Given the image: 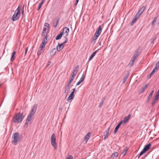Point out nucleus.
<instances>
[{
    "label": "nucleus",
    "instance_id": "obj_13",
    "mask_svg": "<svg viewBox=\"0 0 159 159\" xmlns=\"http://www.w3.org/2000/svg\"><path fill=\"white\" fill-rule=\"evenodd\" d=\"M69 32V29L68 28L65 27L63 29V33L66 34V36H67Z\"/></svg>",
    "mask_w": 159,
    "mask_h": 159
},
{
    "label": "nucleus",
    "instance_id": "obj_58",
    "mask_svg": "<svg viewBox=\"0 0 159 159\" xmlns=\"http://www.w3.org/2000/svg\"><path fill=\"white\" fill-rule=\"evenodd\" d=\"M51 63V62H50V61H48V64H47V66H48L49 65H50Z\"/></svg>",
    "mask_w": 159,
    "mask_h": 159
},
{
    "label": "nucleus",
    "instance_id": "obj_51",
    "mask_svg": "<svg viewBox=\"0 0 159 159\" xmlns=\"http://www.w3.org/2000/svg\"><path fill=\"white\" fill-rule=\"evenodd\" d=\"M27 51H28V48H25V55H26L27 53Z\"/></svg>",
    "mask_w": 159,
    "mask_h": 159
},
{
    "label": "nucleus",
    "instance_id": "obj_64",
    "mask_svg": "<svg viewBox=\"0 0 159 159\" xmlns=\"http://www.w3.org/2000/svg\"><path fill=\"white\" fill-rule=\"evenodd\" d=\"M101 43H99V45H101Z\"/></svg>",
    "mask_w": 159,
    "mask_h": 159
},
{
    "label": "nucleus",
    "instance_id": "obj_48",
    "mask_svg": "<svg viewBox=\"0 0 159 159\" xmlns=\"http://www.w3.org/2000/svg\"><path fill=\"white\" fill-rule=\"evenodd\" d=\"M98 38H95V37L94 36L93 38L92 39V42H94V43H95V41H96V40Z\"/></svg>",
    "mask_w": 159,
    "mask_h": 159
},
{
    "label": "nucleus",
    "instance_id": "obj_18",
    "mask_svg": "<svg viewBox=\"0 0 159 159\" xmlns=\"http://www.w3.org/2000/svg\"><path fill=\"white\" fill-rule=\"evenodd\" d=\"M148 85L146 84L144 87H142L139 92V93H143L147 87Z\"/></svg>",
    "mask_w": 159,
    "mask_h": 159
},
{
    "label": "nucleus",
    "instance_id": "obj_59",
    "mask_svg": "<svg viewBox=\"0 0 159 159\" xmlns=\"http://www.w3.org/2000/svg\"><path fill=\"white\" fill-rule=\"evenodd\" d=\"M106 98L105 97H104L102 99V100L101 101H103V102H104V101L105 100Z\"/></svg>",
    "mask_w": 159,
    "mask_h": 159
},
{
    "label": "nucleus",
    "instance_id": "obj_1",
    "mask_svg": "<svg viewBox=\"0 0 159 159\" xmlns=\"http://www.w3.org/2000/svg\"><path fill=\"white\" fill-rule=\"evenodd\" d=\"M24 118L23 113L20 112L15 114L13 118V121L15 123L18 124L22 122Z\"/></svg>",
    "mask_w": 159,
    "mask_h": 159
},
{
    "label": "nucleus",
    "instance_id": "obj_19",
    "mask_svg": "<svg viewBox=\"0 0 159 159\" xmlns=\"http://www.w3.org/2000/svg\"><path fill=\"white\" fill-rule=\"evenodd\" d=\"M98 50H97L95 51L90 56V57H89V61H91L92 58L94 57L95 56V54L96 53L98 52Z\"/></svg>",
    "mask_w": 159,
    "mask_h": 159
},
{
    "label": "nucleus",
    "instance_id": "obj_43",
    "mask_svg": "<svg viewBox=\"0 0 159 159\" xmlns=\"http://www.w3.org/2000/svg\"><path fill=\"white\" fill-rule=\"evenodd\" d=\"M103 103V101H101L99 104V105L98 107L99 108L101 107L102 106Z\"/></svg>",
    "mask_w": 159,
    "mask_h": 159
},
{
    "label": "nucleus",
    "instance_id": "obj_31",
    "mask_svg": "<svg viewBox=\"0 0 159 159\" xmlns=\"http://www.w3.org/2000/svg\"><path fill=\"white\" fill-rule=\"evenodd\" d=\"M145 8L146 7L145 6H143L140 8L139 11H140L142 13L143 12L144 10L145 9Z\"/></svg>",
    "mask_w": 159,
    "mask_h": 159
},
{
    "label": "nucleus",
    "instance_id": "obj_35",
    "mask_svg": "<svg viewBox=\"0 0 159 159\" xmlns=\"http://www.w3.org/2000/svg\"><path fill=\"white\" fill-rule=\"evenodd\" d=\"M159 68V61H158L156 65V66H155V68H154V69H155V70H157L158 68Z\"/></svg>",
    "mask_w": 159,
    "mask_h": 159
},
{
    "label": "nucleus",
    "instance_id": "obj_41",
    "mask_svg": "<svg viewBox=\"0 0 159 159\" xmlns=\"http://www.w3.org/2000/svg\"><path fill=\"white\" fill-rule=\"evenodd\" d=\"M142 14V13H141V12L140 11H139L135 15L139 17V16Z\"/></svg>",
    "mask_w": 159,
    "mask_h": 159
},
{
    "label": "nucleus",
    "instance_id": "obj_42",
    "mask_svg": "<svg viewBox=\"0 0 159 159\" xmlns=\"http://www.w3.org/2000/svg\"><path fill=\"white\" fill-rule=\"evenodd\" d=\"M70 89V87L66 86L65 88V91L64 93H66V92L67 91Z\"/></svg>",
    "mask_w": 159,
    "mask_h": 159
},
{
    "label": "nucleus",
    "instance_id": "obj_24",
    "mask_svg": "<svg viewBox=\"0 0 159 159\" xmlns=\"http://www.w3.org/2000/svg\"><path fill=\"white\" fill-rule=\"evenodd\" d=\"M33 116V115H32L30 114L27 116V119H26L28 121H30V120H31L32 119V116Z\"/></svg>",
    "mask_w": 159,
    "mask_h": 159
},
{
    "label": "nucleus",
    "instance_id": "obj_27",
    "mask_svg": "<svg viewBox=\"0 0 159 159\" xmlns=\"http://www.w3.org/2000/svg\"><path fill=\"white\" fill-rule=\"evenodd\" d=\"M44 0H42L41 2L39 4L38 7L37 8V10L39 11V9L41 8L42 5L43 4V2H44Z\"/></svg>",
    "mask_w": 159,
    "mask_h": 159
},
{
    "label": "nucleus",
    "instance_id": "obj_2",
    "mask_svg": "<svg viewBox=\"0 0 159 159\" xmlns=\"http://www.w3.org/2000/svg\"><path fill=\"white\" fill-rule=\"evenodd\" d=\"M20 8L19 6L15 10V13L12 16V20L13 21H15L19 19L20 16Z\"/></svg>",
    "mask_w": 159,
    "mask_h": 159
},
{
    "label": "nucleus",
    "instance_id": "obj_61",
    "mask_svg": "<svg viewBox=\"0 0 159 159\" xmlns=\"http://www.w3.org/2000/svg\"><path fill=\"white\" fill-rule=\"evenodd\" d=\"M74 92H73V91H72V92H71V93L70 94H71L72 95H74Z\"/></svg>",
    "mask_w": 159,
    "mask_h": 159
},
{
    "label": "nucleus",
    "instance_id": "obj_6",
    "mask_svg": "<svg viewBox=\"0 0 159 159\" xmlns=\"http://www.w3.org/2000/svg\"><path fill=\"white\" fill-rule=\"evenodd\" d=\"M151 145V143H149L148 144L145 145L143 150L139 153L138 158H139L140 156L143 154L144 153H145L150 148Z\"/></svg>",
    "mask_w": 159,
    "mask_h": 159
},
{
    "label": "nucleus",
    "instance_id": "obj_39",
    "mask_svg": "<svg viewBox=\"0 0 159 159\" xmlns=\"http://www.w3.org/2000/svg\"><path fill=\"white\" fill-rule=\"evenodd\" d=\"M100 34V33H98L96 32L94 34V37H95V38H98Z\"/></svg>",
    "mask_w": 159,
    "mask_h": 159
},
{
    "label": "nucleus",
    "instance_id": "obj_54",
    "mask_svg": "<svg viewBox=\"0 0 159 159\" xmlns=\"http://www.w3.org/2000/svg\"><path fill=\"white\" fill-rule=\"evenodd\" d=\"M71 83V82L69 81L68 83L67 84V86L70 87Z\"/></svg>",
    "mask_w": 159,
    "mask_h": 159
},
{
    "label": "nucleus",
    "instance_id": "obj_10",
    "mask_svg": "<svg viewBox=\"0 0 159 159\" xmlns=\"http://www.w3.org/2000/svg\"><path fill=\"white\" fill-rule=\"evenodd\" d=\"M37 106H38V105L37 104H35L34 105L33 108H32V109H31V110L30 113V114L32 115H33L34 114V113H35V112L36 111V110H37Z\"/></svg>",
    "mask_w": 159,
    "mask_h": 159
},
{
    "label": "nucleus",
    "instance_id": "obj_60",
    "mask_svg": "<svg viewBox=\"0 0 159 159\" xmlns=\"http://www.w3.org/2000/svg\"><path fill=\"white\" fill-rule=\"evenodd\" d=\"M24 6H23V8H24ZM21 13L22 14H23V13H24V10H23V11L21 12Z\"/></svg>",
    "mask_w": 159,
    "mask_h": 159
},
{
    "label": "nucleus",
    "instance_id": "obj_3",
    "mask_svg": "<svg viewBox=\"0 0 159 159\" xmlns=\"http://www.w3.org/2000/svg\"><path fill=\"white\" fill-rule=\"evenodd\" d=\"M20 140L19 134L18 132L14 133L12 137V143L15 145H16Z\"/></svg>",
    "mask_w": 159,
    "mask_h": 159
},
{
    "label": "nucleus",
    "instance_id": "obj_29",
    "mask_svg": "<svg viewBox=\"0 0 159 159\" xmlns=\"http://www.w3.org/2000/svg\"><path fill=\"white\" fill-rule=\"evenodd\" d=\"M134 61H135L131 59V61L129 62L128 65L130 67L132 66H133Z\"/></svg>",
    "mask_w": 159,
    "mask_h": 159
},
{
    "label": "nucleus",
    "instance_id": "obj_56",
    "mask_svg": "<svg viewBox=\"0 0 159 159\" xmlns=\"http://www.w3.org/2000/svg\"><path fill=\"white\" fill-rule=\"evenodd\" d=\"M154 90H152V91L151 92V93H150V95H152L154 93Z\"/></svg>",
    "mask_w": 159,
    "mask_h": 159
},
{
    "label": "nucleus",
    "instance_id": "obj_49",
    "mask_svg": "<svg viewBox=\"0 0 159 159\" xmlns=\"http://www.w3.org/2000/svg\"><path fill=\"white\" fill-rule=\"evenodd\" d=\"M104 137L103 139H105L107 138V137H108V134H104Z\"/></svg>",
    "mask_w": 159,
    "mask_h": 159
},
{
    "label": "nucleus",
    "instance_id": "obj_30",
    "mask_svg": "<svg viewBox=\"0 0 159 159\" xmlns=\"http://www.w3.org/2000/svg\"><path fill=\"white\" fill-rule=\"evenodd\" d=\"M155 69H153L152 70V72L150 73V75L148 76V79H150L151 77V76L155 73Z\"/></svg>",
    "mask_w": 159,
    "mask_h": 159
},
{
    "label": "nucleus",
    "instance_id": "obj_32",
    "mask_svg": "<svg viewBox=\"0 0 159 159\" xmlns=\"http://www.w3.org/2000/svg\"><path fill=\"white\" fill-rule=\"evenodd\" d=\"M158 100V99L154 98L152 102V106H153V105H154L157 102Z\"/></svg>",
    "mask_w": 159,
    "mask_h": 159
},
{
    "label": "nucleus",
    "instance_id": "obj_5",
    "mask_svg": "<svg viewBox=\"0 0 159 159\" xmlns=\"http://www.w3.org/2000/svg\"><path fill=\"white\" fill-rule=\"evenodd\" d=\"M65 41L61 44L58 43L57 46V50L59 52H60L63 48L64 44L68 41V38L66 37H65Z\"/></svg>",
    "mask_w": 159,
    "mask_h": 159
},
{
    "label": "nucleus",
    "instance_id": "obj_16",
    "mask_svg": "<svg viewBox=\"0 0 159 159\" xmlns=\"http://www.w3.org/2000/svg\"><path fill=\"white\" fill-rule=\"evenodd\" d=\"M16 52L15 51H13L11 53V56L10 61H11L12 62L15 59V55L16 54Z\"/></svg>",
    "mask_w": 159,
    "mask_h": 159
},
{
    "label": "nucleus",
    "instance_id": "obj_44",
    "mask_svg": "<svg viewBox=\"0 0 159 159\" xmlns=\"http://www.w3.org/2000/svg\"><path fill=\"white\" fill-rule=\"evenodd\" d=\"M73 157L72 155H69L66 158V159H73Z\"/></svg>",
    "mask_w": 159,
    "mask_h": 159
},
{
    "label": "nucleus",
    "instance_id": "obj_12",
    "mask_svg": "<svg viewBox=\"0 0 159 159\" xmlns=\"http://www.w3.org/2000/svg\"><path fill=\"white\" fill-rule=\"evenodd\" d=\"M85 75H84L83 74L82 77L80 78L79 81L77 83V84H76V86H78V85H79L81 83H82L83 82L85 79Z\"/></svg>",
    "mask_w": 159,
    "mask_h": 159
},
{
    "label": "nucleus",
    "instance_id": "obj_9",
    "mask_svg": "<svg viewBox=\"0 0 159 159\" xmlns=\"http://www.w3.org/2000/svg\"><path fill=\"white\" fill-rule=\"evenodd\" d=\"M139 54H140V52H139V50L138 49H137L136 50L135 53L134 54V55L131 59H132L135 61V60L136 59L137 57H138V56H139Z\"/></svg>",
    "mask_w": 159,
    "mask_h": 159
},
{
    "label": "nucleus",
    "instance_id": "obj_20",
    "mask_svg": "<svg viewBox=\"0 0 159 159\" xmlns=\"http://www.w3.org/2000/svg\"><path fill=\"white\" fill-rule=\"evenodd\" d=\"M121 124H122L120 122L116 126L114 131V133L115 134L116 133V132L119 129Z\"/></svg>",
    "mask_w": 159,
    "mask_h": 159
},
{
    "label": "nucleus",
    "instance_id": "obj_28",
    "mask_svg": "<svg viewBox=\"0 0 159 159\" xmlns=\"http://www.w3.org/2000/svg\"><path fill=\"white\" fill-rule=\"evenodd\" d=\"M128 148L127 147H126L124 149V151L122 152V154L123 156H124L126 154L127 151L128 150Z\"/></svg>",
    "mask_w": 159,
    "mask_h": 159
},
{
    "label": "nucleus",
    "instance_id": "obj_52",
    "mask_svg": "<svg viewBox=\"0 0 159 159\" xmlns=\"http://www.w3.org/2000/svg\"><path fill=\"white\" fill-rule=\"evenodd\" d=\"M135 22V21H134V20H132V22H131V23L130 24V25L132 26V25H133V24H134V23Z\"/></svg>",
    "mask_w": 159,
    "mask_h": 159
},
{
    "label": "nucleus",
    "instance_id": "obj_4",
    "mask_svg": "<svg viewBox=\"0 0 159 159\" xmlns=\"http://www.w3.org/2000/svg\"><path fill=\"white\" fill-rule=\"evenodd\" d=\"M51 145L54 147L55 150L57 149V144L56 142V137L54 134H53L51 135Z\"/></svg>",
    "mask_w": 159,
    "mask_h": 159
},
{
    "label": "nucleus",
    "instance_id": "obj_53",
    "mask_svg": "<svg viewBox=\"0 0 159 159\" xmlns=\"http://www.w3.org/2000/svg\"><path fill=\"white\" fill-rule=\"evenodd\" d=\"M76 73H74V72H73L72 73L71 76H73V77H75V75H76Z\"/></svg>",
    "mask_w": 159,
    "mask_h": 159
},
{
    "label": "nucleus",
    "instance_id": "obj_25",
    "mask_svg": "<svg viewBox=\"0 0 159 159\" xmlns=\"http://www.w3.org/2000/svg\"><path fill=\"white\" fill-rule=\"evenodd\" d=\"M74 97V95H72L70 94L67 99V100L68 101L69 100H72Z\"/></svg>",
    "mask_w": 159,
    "mask_h": 159
},
{
    "label": "nucleus",
    "instance_id": "obj_36",
    "mask_svg": "<svg viewBox=\"0 0 159 159\" xmlns=\"http://www.w3.org/2000/svg\"><path fill=\"white\" fill-rule=\"evenodd\" d=\"M157 19V17H155L154 20H152L151 22L152 26H153L154 25L155 22L156 21Z\"/></svg>",
    "mask_w": 159,
    "mask_h": 159
},
{
    "label": "nucleus",
    "instance_id": "obj_8",
    "mask_svg": "<svg viewBox=\"0 0 159 159\" xmlns=\"http://www.w3.org/2000/svg\"><path fill=\"white\" fill-rule=\"evenodd\" d=\"M131 116V114H129L127 116L125 117L124 120L120 121V122L122 124H124L127 123L130 119Z\"/></svg>",
    "mask_w": 159,
    "mask_h": 159
},
{
    "label": "nucleus",
    "instance_id": "obj_7",
    "mask_svg": "<svg viewBox=\"0 0 159 159\" xmlns=\"http://www.w3.org/2000/svg\"><path fill=\"white\" fill-rule=\"evenodd\" d=\"M44 26L47 27V28L48 30L49 29L50 25L48 23H44ZM46 30H47V29H46V27H44L43 29V31H42V36H45V34L46 33V34H47L48 33V32H46Z\"/></svg>",
    "mask_w": 159,
    "mask_h": 159
},
{
    "label": "nucleus",
    "instance_id": "obj_17",
    "mask_svg": "<svg viewBox=\"0 0 159 159\" xmlns=\"http://www.w3.org/2000/svg\"><path fill=\"white\" fill-rule=\"evenodd\" d=\"M118 155V153L117 152H115L114 153H113L111 156V157L113 159H116Z\"/></svg>",
    "mask_w": 159,
    "mask_h": 159
},
{
    "label": "nucleus",
    "instance_id": "obj_11",
    "mask_svg": "<svg viewBox=\"0 0 159 159\" xmlns=\"http://www.w3.org/2000/svg\"><path fill=\"white\" fill-rule=\"evenodd\" d=\"M91 134V133L89 132L87 133V134L84 137V141H85L86 143L87 142L88 140L90 138Z\"/></svg>",
    "mask_w": 159,
    "mask_h": 159
},
{
    "label": "nucleus",
    "instance_id": "obj_50",
    "mask_svg": "<svg viewBox=\"0 0 159 159\" xmlns=\"http://www.w3.org/2000/svg\"><path fill=\"white\" fill-rule=\"evenodd\" d=\"M155 98L158 100L159 98V95L156 94Z\"/></svg>",
    "mask_w": 159,
    "mask_h": 159
},
{
    "label": "nucleus",
    "instance_id": "obj_46",
    "mask_svg": "<svg viewBox=\"0 0 159 159\" xmlns=\"http://www.w3.org/2000/svg\"><path fill=\"white\" fill-rule=\"evenodd\" d=\"M74 78V77H73V76H71L70 78L69 81L72 82Z\"/></svg>",
    "mask_w": 159,
    "mask_h": 159
},
{
    "label": "nucleus",
    "instance_id": "obj_55",
    "mask_svg": "<svg viewBox=\"0 0 159 159\" xmlns=\"http://www.w3.org/2000/svg\"><path fill=\"white\" fill-rule=\"evenodd\" d=\"M79 1V0H76L75 3V6H76V5H77V4L78 3V2Z\"/></svg>",
    "mask_w": 159,
    "mask_h": 159
},
{
    "label": "nucleus",
    "instance_id": "obj_23",
    "mask_svg": "<svg viewBox=\"0 0 159 159\" xmlns=\"http://www.w3.org/2000/svg\"><path fill=\"white\" fill-rule=\"evenodd\" d=\"M44 49H43L42 48L39 49V50L37 53V54L38 56L40 55L42 53H43V52L44 51Z\"/></svg>",
    "mask_w": 159,
    "mask_h": 159
},
{
    "label": "nucleus",
    "instance_id": "obj_45",
    "mask_svg": "<svg viewBox=\"0 0 159 159\" xmlns=\"http://www.w3.org/2000/svg\"><path fill=\"white\" fill-rule=\"evenodd\" d=\"M139 17L135 15L134 18L133 19V20L135 21Z\"/></svg>",
    "mask_w": 159,
    "mask_h": 159
},
{
    "label": "nucleus",
    "instance_id": "obj_22",
    "mask_svg": "<svg viewBox=\"0 0 159 159\" xmlns=\"http://www.w3.org/2000/svg\"><path fill=\"white\" fill-rule=\"evenodd\" d=\"M47 36H45L42 40V43L45 44L47 43Z\"/></svg>",
    "mask_w": 159,
    "mask_h": 159
},
{
    "label": "nucleus",
    "instance_id": "obj_21",
    "mask_svg": "<svg viewBox=\"0 0 159 159\" xmlns=\"http://www.w3.org/2000/svg\"><path fill=\"white\" fill-rule=\"evenodd\" d=\"M102 31V27L101 25H99L96 31V32L98 33H100L101 34Z\"/></svg>",
    "mask_w": 159,
    "mask_h": 159
},
{
    "label": "nucleus",
    "instance_id": "obj_40",
    "mask_svg": "<svg viewBox=\"0 0 159 159\" xmlns=\"http://www.w3.org/2000/svg\"><path fill=\"white\" fill-rule=\"evenodd\" d=\"M142 14V13H141V12L140 11H139L135 15L139 17V16Z\"/></svg>",
    "mask_w": 159,
    "mask_h": 159
},
{
    "label": "nucleus",
    "instance_id": "obj_14",
    "mask_svg": "<svg viewBox=\"0 0 159 159\" xmlns=\"http://www.w3.org/2000/svg\"><path fill=\"white\" fill-rule=\"evenodd\" d=\"M56 49L55 48L52 49L50 52V55L51 57H53L55 55L56 52Z\"/></svg>",
    "mask_w": 159,
    "mask_h": 159
},
{
    "label": "nucleus",
    "instance_id": "obj_34",
    "mask_svg": "<svg viewBox=\"0 0 159 159\" xmlns=\"http://www.w3.org/2000/svg\"><path fill=\"white\" fill-rule=\"evenodd\" d=\"M45 45L46 44H44V43H42L40 45L39 47V49L42 48V49H44V48H45Z\"/></svg>",
    "mask_w": 159,
    "mask_h": 159
},
{
    "label": "nucleus",
    "instance_id": "obj_38",
    "mask_svg": "<svg viewBox=\"0 0 159 159\" xmlns=\"http://www.w3.org/2000/svg\"><path fill=\"white\" fill-rule=\"evenodd\" d=\"M110 128V126L104 133V134H108Z\"/></svg>",
    "mask_w": 159,
    "mask_h": 159
},
{
    "label": "nucleus",
    "instance_id": "obj_47",
    "mask_svg": "<svg viewBox=\"0 0 159 159\" xmlns=\"http://www.w3.org/2000/svg\"><path fill=\"white\" fill-rule=\"evenodd\" d=\"M152 96L150 95H149L148 97V98L147 101V102H148L149 101L150 99L152 98Z\"/></svg>",
    "mask_w": 159,
    "mask_h": 159
},
{
    "label": "nucleus",
    "instance_id": "obj_33",
    "mask_svg": "<svg viewBox=\"0 0 159 159\" xmlns=\"http://www.w3.org/2000/svg\"><path fill=\"white\" fill-rule=\"evenodd\" d=\"M59 20V19H58L57 20L56 23H53V27L55 28L57 27V25L58 23Z\"/></svg>",
    "mask_w": 159,
    "mask_h": 159
},
{
    "label": "nucleus",
    "instance_id": "obj_62",
    "mask_svg": "<svg viewBox=\"0 0 159 159\" xmlns=\"http://www.w3.org/2000/svg\"><path fill=\"white\" fill-rule=\"evenodd\" d=\"M75 88H74L72 89V91H73V92H75Z\"/></svg>",
    "mask_w": 159,
    "mask_h": 159
},
{
    "label": "nucleus",
    "instance_id": "obj_15",
    "mask_svg": "<svg viewBox=\"0 0 159 159\" xmlns=\"http://www.w3.org/2000/svg\"><path fill=\"white\" fill-rule=\"evenodd\" d=\"M63 34V32H60L58 35H57L56 37V40H58L60 39L61 37H62V35Z\"/></svg>",
    "mask_w": 159,
    "mask_h": 159
},
{
    "label": "nucleus",
    "instance_id": "obj_63",
    "mask_svg": "<svg viewBox=\"0 0 159 159\" xmlns=\"http://www.w3.org/2000/svg\"><path fill=\"white\" fill-rule=\"evenodd\" d=\"M146 156H144L142 158V159H144L145 158V157H146Z\"/></svg>",
    "mask_w": 159,
    "mask_h": 159
},
{
    "label": "nucleus",
    "instance_id": "obj_57",
    "mask_svg": "<svg viewBox=\"0 0 159 159\" xmlns=\"http://www.w3.org/2000/svg\"><path fill=\"white\" fill-rule=\"evenodd\" d=\"M29 121H27V120H26L25 124L26 125H28L29 124Z\"/></svg>",
    "mask_w": 159,
    "mask_h": 159
},
{
    "label": "nucleus",
    "instance_id": "obj_26",
    "mask_svg": "<svg viewBox=\"0 0 159 159\" xmlns=\"http://www.w3.org/2000/svg\"><path fill=\"white\" fill-rule=\"evenodd\" d=\"M79 65H76V67L74 68L73 70V71L74 73H77L79 69Z\"/></svg>",
    "mask_w": 159,
    "mask_h": 159
},
{
    "label": "nucleus",
    "instance_id": "obj_37",
    "mask_svg": "<svg viewBox=\"0 0 159 159\" xmlns=\"http://www.w3.org/2000/svg\"><path fill=\"white\" fill-rule=\"evenodd\" d=\"M128 76H125L124 77L123 80V82H122L123 84H124L125 83V82L126 81V80L128 78Z\"/></svg>",
    "mask_w": 159,
    "mask_h": 159
}]
</instances>
